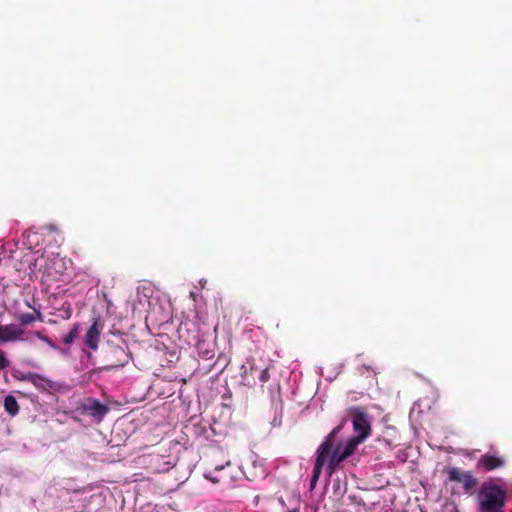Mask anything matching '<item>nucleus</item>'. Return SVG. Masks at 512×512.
Masks as SVG:
<instances>
[{
  "instance_id": "nucleus-6",
  "label": "nucleus",
  "mask_w": 512,
  "mask_h": 512,
  "mask_svg": "<svg viewBox=\"0 0 512 512\" xmlns=\"http://www.w3.org/2000/svg\"><path fill=\"white\" fill-rule=\"evenodd\" d=\"M448 480L461 483L466 494H473L478 484V479L470 471H463L457 467L449 468Z\"/></svg>"
},
{
  "instance_id": "nucleus-7",
  "label": "nucleus",
  "mask_w": 512,
  "mask_h": 512,
  "mask_svg": "<svg viewBox=\"0 0 512 512\" xmlns=\"http://www.w3.org/2000/svg\"><path fill=\"white\" fill-rule=\"evenodd\" d=\"M506 465L504 456L498 453H485L479 457L476 463L478 470L483 472H490Z\"/></svg>"
},
{
  "instance_id": "nucleus-19",
  "label": "nucleus",
  "mask_w": 512,
  "mask_h": 512,
  "mask_svg": "<svg viewBox=\"0 0 512 512\" xmlns=\"http://www.w3.org/2000/svg\"><path fill=\"white\" fill-rule=\"evenodd\" d=\"M251 374L250 372V367L248 368L246 365H242L241 368H240V375H241V378L244 380V381H247L248 380V375Z\"/></svg>"
},
{
  "instance_id": "nucleus-2",
  "label": "nucleus",
  "mask_w": 512,
  "mask_h": 512,
  "mask_svg": "<svg viewBox=\"0 0 512 512\" xmlns=\"http://www.w3.org/2000/svg\"><path fill=\"white\" fill-rule=\"evenodd\" d=\"M506 491L496 484L483 483L477 493L478 512H504Z\"/></svg>"
},
{
  "instance_id": "nucleus-23",
  "label": "nucleus",
  "mask_w": 512,
  "mask_h": 512,
  "mask_svg": "<svg viewBox=\"0 0 512 512\" xmlns=\"http://www.w3.org/2000/svg\"><path fill=\"white\" fill-rule=\"evenodd\" d=\"M34 335H35L37 338H39L40 340H41V338L46 337V336H45V335H43V334H42V332H40V331H36V332L34 333Z\"/></svg>"
},
{
  "instance_id": "nucleus-25",
  "label": "nucleus",
  "mask_w": 512,
  "mask_h": 512,
  "mask_svg": "<svg viewBox=\"0 0 512 512\" xmlns=\"http://www.w3.org/2000/svg\"><path fill=\"white\" fill-rule=\"evenodd\" d=\"M288 512H297L296 510H291V511H288Z\"/></svg>"
},
{
  "instance_id": "nucleus-20",
  "label": "nucleus",
  "mask_w": 512,
  "mask_h": 512,
  "mask_svg": "<svg viewBox=\"0 0 512 512\" xmlns=\"http://www.w3.org/2000/svg\"><path fill=\"white\" fill-rule=\"evenodd\" d=\"M61 310H63L65 312V316L64 318L68 319L71 317V314H72V309H71V306L70 304H66L64 303Z\"/></svg>"
},
{
  "instance_id": "nucleus-3",
  "label": "nucleus",
  "mask_w": 512,
  "mask_h": 512,
  "mask_svg": "<svg viewBox=\"0 0 512 512\" xmlns=\"http://www.w3.org/2000/svg\"><path fill=\"white\" fill-rule=\"evenodd\" d=\"M340 427L334 428L322 442V444L317 449V457L314 463L313 474L310 480V489H314L319 477L321 475L323 466L328 460V455L330 453L331 448L334 446V440L336 434L339 432Z\"/></svg>"
},
{
  "instance_id": "nucleus-14",
  "label": "nucleus",
  "mask_w": 512,
  "mask_h": 512,
  "mask_svg": "<svg viewBox=\"0 0 512 512\" xmlns=\"http://www.w3.org/2000/svg\"><path fill=\"white\" fill-rule=\"evenodd\" d=\"M362 443V441L358 440L356 437H351L347 443L341 447V452L343 453L344 457H350L358 447V445Z\"/></svg>"
},
{
  "instance_id": "nucleus-22",
  "label": "nucleus",
  "mask_w": 512,
  "mask_h": 512,
  "mask_svg": "<svg viewBox=\"0 0 512 512\" xmlns=\"http://www.w3.org/2000/svg\"><path fill=\"white\" fill-rule=\"evenodd\" d=\"M247 363L250 365V372L253 373L255 371L258 370V368L256 367V365L254 364V361L253 360H247Z\"/></svg>"
},
{
  "instance_id": "nucleus-9",
  "label": "nucleus",
  "mask_w": 512,
  "mask_h": 512,
  "mask_svg": "<svg viewBox=\"0 0 512 512\" xmlns=\"http://www.w3.org/2000/svg\"><path fill=\"white\" fill-rule=\"evenodd\" d=\"M24 330L15 324L0 325V344L23 341Z\"/></svg>"
},
{
  "instance_id": "nucleus-13",
  "label": "nucleus",
  "mask_w": 512,
  "mask_h": 512,
  "mask_svg": "<svg viewBox=\"0 0 512 512\" xmlns=\"http://www.w3.org/2000/svg\"><path fill=\"white\" fill-rule=\"evenodd\" d=\"M4 409L12 417L19 413V404L13 395H7L4 398Z\"/></svg>"
},
{
  "instance_id": "nucleus-8",
  "label": "nucleus",
  "mask_w": 512,
  "mask_h": 512,
  "mask_svg": "<svg viewBox=\"0 0 512 512\" xmlns=\"http://www.w3.org/2000/svg\"><path fill=\"white\" fill-rule=\"evenodd\" d=\"M103 327L104 323L101 317H95L93 323L86 331L84 337V343L89 349L93 351H96L98 349V343Z\"/></svg>"
},
{
  "instance_id": "nucleus-15",
  "label": "nucleus",
  "mask_w": 512,
  "mask_h": 512,
  "mask_svg": "<svg viewBox=\"0 0 512 512\" xmlns=\"http://www.w3.org/2000/svg\"><path fill=\"white\" fill-rule=\"evenodd\" d=\"M79 335V324H74L70 331L62 338L65 345H71Z\"/></svg>"
},
{
  "instance_id": "nucleus-24",
  "label": "nucleus",
  "mask_w": 512,
  "mask_h": 512,
  "mask_svg": "<svg viewBox=\"0 0 512 512\" xmlns=\"http://www.w3.org/2000/svg\"><path fill=\"white\" fill-rule=\"evenodd\" d=\"M188 325H189L188 321L182 322L181 325H180V330L183 329V328H186L188 330Z\"/></svg>"
},
{
  "instance_id": "nucleus-11",
  "label": "nucleus",
  "mask_w": 512,
  "mask_h": 512,
  "mask_svg": "<svg viewBox=\"0 0 512 512\" xmlns=\"http://www.w3.org/2000/svg\"><path fill=\"white\" fill-rule=\"evenodd\" d=\"M333 449V447L331 448ZM328 465H327V472L329 476H331L333 473L336 472L339 465L347 459V457H344L343 453L341 452V446L338 445L335 447L334 450H330V453L328 455Z\"/></svg>"
},
{
  "instance_id": "nucleus-18",
  "label": "nucleus",
  "mask_w": 512,
  "mask_h": 512,
  "mask_svg": "<svg viewBox=\"0 0 512 512\" xmlns=\"http://www.w3.org/2000/svg\"><path fill=\"white\" fill-rule=\"evenodd\" d=\"M10 362L4 355V353H0V371L9 367Z\"/></svg>"
},
{
  "instance_id": "nucleus-1",
  "label": "nucleus",
  "mask_w": 512,
  "mask_h": 512,
  "mask_svg": "<svg viewBox=\"0 0 512 512\" xmlns=\"http://www.w3.org/2000/svg\"><path fill=\"white\" fill-rule=\"evenodd\" d=\"M104 359L109 368L124 367L131 359L127 342L120 332L111 331L107 334Z\"/></svg>"
},
{
  "instance_id": "nucleus-5",
  "label": "nucleus",
  "mask_w": 512,
  "mask_h": 512,
  "mask_svg": "<svg viewBox=\"0 0 512 512\" xmlns=\"http://www.w3.org/2000/svg\"><path fill=\"white\" fill-rule=\"evenodd\" d=\"M82 415L91 416L94 421L100 423L109 412V407L93 397L84 398L78 406Z\"/></svg>"
},
{
  "instance_id": "nucleus-21",
  "label": "nucleus",
  "mask_w": 512,
  "mask_h": 512,
  "mask_svg": "<svg viewBox=\"0 0 512 512\" xmlns=\"http://www.w3.org/2000/svg\"><path fill=\"white\" fill-rule=\"evenodd\" d=\"M41 341L45 342L47 345H49L52 349H58V347L53 343V341L49 337H43L41 338Z\"/></svg>"
},
{
  "instance_id": "nucleus-16",
  "label": "nucleus",
  "mask_w": 512,
  "mask_h": 512,
  "mask_svg": "<svg viewBox=\"0 0 512 512\" xmlns=\"http://www.w3.org/2000/svg\"><path fill=\"white\" fill-rule=\"evenodd\" d=\"M226 465L229 466L230 465V461H227L226 464L216 465L214 467L213 471H209V472L205 473V478L210 480L211 482H213L215 484L219 483L221 481V479L219 477L215 476L214 474L216 472L222 471L225 468Z\"/></svg>"
},
{
  "instance_id": "nucleus-12",
  "label": "nucleus",
  "mask_w": 512,
  "mask_h": 512,
  "mask_svg": "<svg viewBox=\"0 0 512 512\" xmlns=\"http://www.w3.org/2000/svg\"><path fill=\"white\" fill-rule=\"evenodd\" d=\"M20 326H27L36 321H43L42 314L39 310L34 309L32 313H22L17 317Z\"/></svg>"
},
{
  "instance_id": "nucleus-10",
  "label": "nucleus",
  "mask_w": 512,
  "mask_h": 512,
  "mask_svg": "<svg viewBox=\"0 0 512 512\" xmlns=\"http://www.w3.org/2000/svg\"><path fill=\"white\" fill-rule=\"evenodd\" d=\"M22 381L31 383L39 391H49L54 388V382L48 378H45L37 373L28 372L21 377Z\"/></svg>"
},
{
  "instance_id": "nucleus-17",
  "label": "nucleus",
  "mask_w": 512,
  "mask_h": 512,
  "mask_svg": "<svg viewBox=\"0 0 512 512\" xmlns=\"http://www.w3.org/2000/svg\"><path fill=\"white\" fill-rule=\"evenodd\" d=\"M270 379L269 366L260 370L259 380L262 384L266 383Z\"/></svg>"
},
{
  "instance_id": "nucleus-4",
  "label": "nucleus",
  "mask_w": 512,
  "mask_h": 512,
  "mask_svg": "<svg viewBox=\"0 0 512 512\" xmlns=\"http://www.w3.org/2000/svg\"><path fill=\"white\" fill-rule=\"evenodd\" d=\"M353 416L352 425L355 436L358 440L364 441L371 434L370 418L363 407L357 406L350 409Z\"/></svg>"
}]
</instances>
